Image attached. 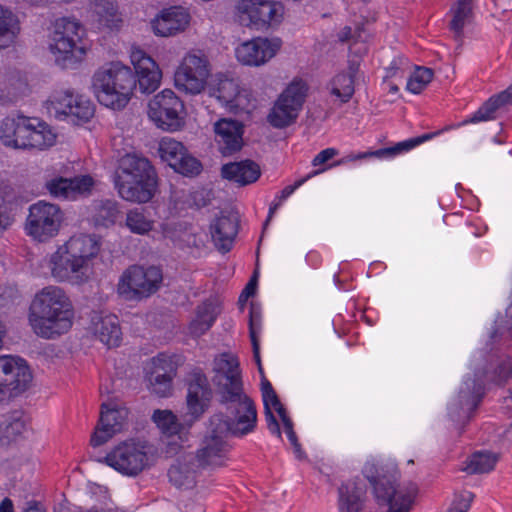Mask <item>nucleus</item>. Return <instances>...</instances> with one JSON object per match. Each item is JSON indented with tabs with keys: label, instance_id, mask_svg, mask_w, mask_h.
<instances>
[{
	"label": "nucleus",
	"instance_id": "f257e3e1",
	"mask_svg": "<svg viewBox=\"0 0 512 512\" xmlns=\"http://www.w3.org/2000/svg\"><path fill=\"white\" fill-rule=\"evenodd\" d=\"M75 309L68 293L60 286L49 285L33 297L28 320L33 332L45 339H55L70 331Z\"/></svg>",
	"mask_w": 512,
	"mask_h": 512
},
{
	"label": "nucleus",
	"instance_id": "f03ea898",
	"mask_svg": "<svg viewBox=\"0 0 512 512\" xmlns=\"http://www.w3.org/2000/svg\"><path fill=\"white\" fill-rule=\"evenodd\" d=\"M114 186L123 200L147 203L157 191V173L146 157L127 153L119 159L114 173Z\"/></svg>",
	"mask_w": 512,
	"mask_h": 512
},
{
	"label": "nucleus",
	"instance_id": "7ed1b4c3",
	"mask_svg": "<svg viewBox=\"0 0 512 512\" xmlns=\"http://www.w3.org/2000/svg\"><path fill=\"white\" fill-rule=\"evenodd\" d=\"M363 474L373 487L378 501L388 504L387 512H410L419 493L414 482H404L394 486L395 467L371 458L363 466Z\"/></svg>",
	"mask_w": 512,
	"mask_h": 512
},
{
	"label": "nucleus",
	"instance_id": "20e7f679",
	"mask_svg": "<svg viewBox=\"0 0 512 512\" xmlns=\"http://www.w3.org/2000/svg\"><path fill=\"white\" fill-rule=\"evenodd\" d=\"M135 87L131 69L121 62L101 66L92 77V89L98 102L112 110L124 109L132 99Z\"/></svg>",
	"mask_w": 512,
	"mask_h": 512
},
{
	"label": "nucleus",
	"instance_id": "39448f33",
	"mask_svg": "<svg viewBox=\"0 0 512 512\" xmlns=\"http://www.w3.org/2000/svg\"><path fill=\"white\" fill-rule=\"evenodd\" d=\"M56 138L52 128L36 117L17 114L0 123V141L9 148L44 150L53 146Z\"/></svg>",
	"mask_w": 512,
	"mask_h": 512
},
{
	"label": "nucleus",
	"instance_id": "423d86ee",
	"mask_svg": "<svg viewBox=\"0 0 512 512\" xmlns=\"http://www.w3.org/2000/svg\"><path fill=\"white\" fill-rule=\"evenodd\" d=\"M512 375V357H506L500 361L493 375L477 372L474 377H465L458 395L449 403L448 411L453 421H468L478 407L484 395L485 383L491 380L496 384H502Z\"/></svg>",
	"mask_w": 512,
	"mask_h": 512
},
{
	"label": "nucleus",
	"instance_id": "0eeeda50",
	"mask_svg": "<svg viewBox=\"0 0 512 512\" xmlns=\"http://www.w3.org/2000/svg\"><path fill=\"white\" fill-rule=\"evenodd\" d=\"M84 33V28L74 19L56 20L49 40V50L56 63L66 68L84 59L88 50Z\"/></svg>",
	"mask_w": 512,
	"mask_h": 512
},
{
	"label": "nucleus",
	"instance_id": "6e6552de",
	"mask_svg": "<svg viewBox=\"0 0 512 512\" xmlns=\"http://www.w3.org/2000/svg\"><path fill=\"white\" fill-rule=\"evenodd\" d=\"M219 402L225 406L226 415L217 413L210 417L214 431H222L225 435L239 438L254 432L257 426V410L247 394Z\"/></svg>",
	"mask_w": 512,
	"mask_h": 512
},
{
	"label": "nucleus",
	"instance_id": "1a4fd4ad",
	"mask_svg": "<svg viewBox=\"0 0 512 512\" xmlns=\"http://www.w3.org/2000/svg\"><path fill=\"white\" fill-rule=\"evenodd\" d=\"M64 221L65 212L58 204L39 200L28 209L24 232L35 242L47 243L60 234Z\"/></svg>",
	"mask_w": 512,
	"mask_h": 512
},
{
	"label": "nucleus",
	"instance_id": "9d476101",
	"mask_svg": "<svg viewBox=\"0 0 512 512\" xmlns=\"http://www.w3.org/2000/svg\"><path fill=\"white\" fill-rule=\"evenodd\" d=\"M212 65L208 56L200 50L187 52L174 72L175 87L185 94L198 95L209 85Z\"/></svg>",
	"mask_w": 512,
	"mask_h": 512
},
{
	"label": "nucleus",
	"instance_id": "9b49d317",
	"mask_svg": "<svg viewBox=\"0 0 512 512\" xmlns=\"http://www.w3.org/2000/svg\"><path fill=\"white\" fill-rule=\"evenodd\" d=\"M163 275L158 267L132 265L120 275L116 292L124 301H141L158 291Z\"/></svg>",
	"mask_w": 512,
	"mask_h": 512
},
{
	"label": "nucleus",
	"instance_id": "f8f14e48",
	"mask_svg": "<svg viewBox=\"0 0 512 512\" xmlns=\"http://www.w3.org/2000/svg\"><path fill=\"white\" fill-rule=\"evenodd\" d=\"M234 16L243 27L267 30L282 22L284 7L273 0H238L234 7Z\"/></svg>",
	"mask_w": 512,
	"mask_h": 512
},
{
	"label": "nucleus",
	"instance_id": "ddd939ff",
	"mask_svg": "<svg viewBox=\"0 0 512 512\" xmlns=\"http://www.w3.org/2000/svg\"><path fill=\"white\" fill-rule=\"evenodd\" d=\"M47 112L61 121L79 125L94 115L92 102L71 90H56L45 102Z\"/></svg>",
	"mask_w": 512,
	"mask_h": 512
},
{
	"label": "nucleus",
	"instance_id": "4468645a",
	"mask_svg": "<svg viewBox=\"0 0 512 512\" xmlns=\"http://www.w3.org/2000/svg\"><path fill=\"white\" fill-rule=\"evenodd\" d=\"M149 119L160 129L175 132L185 124L183 101L171 89H164L148 102Z\"/></svg>",
	"mask_w": 512,
	"mask_h": 512
},
{
	"label": "nucleus",
	"instance_id": "2eb2a0df",
	"mask_svg": "<svg viewBox=\"0 0 512 512\" xmlns=\"http://www.w3.org/2000/svg\"><path fill=\"white\" fill-rule=\"evenodd\" d=\"M43 268L58 283H66L72 286H80L87 283L92 274L84 268L74 257L65 251L63 245H58L56 250L43 259Z\"/></svg>",
	"mask_w": 512,
	"mask_h": 512
},
{
	"label": "nucleus",
	"instance_id": "dca6fc26",
	"mask_svg": "<svg viewBox=\"0 0 512 512\" xmlns=\"http://www.w3.org/2000/svg\"><path fill=\"white\" fill-rule=\"evenodd\" d=\"M212 380L219 401L245 393L239 359L234 354L222 353L215 357Z\"/></svg>",
	"mask_w": 512,
	"mask_h": 512
},
{
	"label": "nucleus",
	"instance_id": "f3484780",
	"mask_svg": "<svg viewBox=\"0 0 512 512\" xmlns=\"http://www.w3.org/2000/svg\"><path fill=\"white\" fill-rule=\"evenodd\" d=\"M32 382L27 362L18 356H0V400L26 391Z\"/></svg>",
	"mask_w": 512,
	"mask_h": 512
},
{
	"label": "nucleus",
	"instance_id": "a211bd4d",
	"mask_svg": "<svg viewBox=\"0 0 512 512\" xmlns=\"http://www.w3.org/2000/svg\"><path fill=\"white\" fill-rule=\"evenodd\" d=\"M182 363V356L176 354L160 353L153 357L145 366L151 391L160 397L169 396L172 392L173 379Z\"/></svg>",
	"mask_w": 512,
	"mask_h": 512
},
{
	"label": "nucleus",
	"instance_id": "6ab92c4d",
	"mask_svg": "<svg viewBox=\"0 0 512 512\" xmlns=\"http://www.w3.org/2000/svg\"><path fill=\"white\" fill-rule=\"evenodd\" d=\"M103 462L123 475L136 476L148 466L149 458L144 445L129 441L114 447Z\"/></svg>",
	"mask_w": 512,
	"mask_h": 512
},
{
	"label": "nucleus",
	"instance_id": "aec40b11",
	"mask_svg": "<svg viewBox=\"0 0 512 512\" xmlns=\"http://www.w3.org/2000/svg\"><path fill=\"white\" fill-rule=\"evenodd\" d=\"M208 87L209 95L215 97L230 112H248L252 106L251 93L240 88L237 80L224 74H216Z\"/></svg>",
	"mask_w": 512,
	"mask_h": 512
},
{
	"label": "nucleus",
	"instance_id": "412c9836",
	"mask_svg": "<svg viewBox=\"0 0 512 512\" xmlns=\"http://www.w3.org/2000/svg\"><path fill=\"white\" fill-rule=\"evenodd\" d=\"M226 437L227 435L222 431H214L209 421L207 433L196 453L193 454L196 466L205 470L224 465L231 449Z\"/></svg>",
	"mask_w": 512,
	"mask_h": 512
},
{
	"label": "nucleus",
	"instance_id": "4be33fe9",
	"mask_svg": "<svg viewBox=\"0 0 512 512\" xmlns=\"http://www.w3.org/2000/svg\"><path fill=\"white\" fill-rule=\"evenodd\" d=\"M278 37H255L240 43L235 49L237 61L249 67H260L268 63L281 50Z\"/></svg>",
	"mask_w": 512,
	"mask_h": 512
},
{
	"label": "nucleus",
	"instance_id": "5701e85b",
	"mask_svg": "<svg viewBox=\"0 0 512 512\" xmlns=\"http://www.w3.org/2000/svg\"><path fill=\"white\" fill-rule=\"evenodd\" d=\"M186 396L188 428L198 420L209 407L213 393L206 375L199 369L193 370L188 378Z\"/></svg>",
	"mask_w": 512,
	"mask_h": 512
},
{
	"label": "nucleus",
	"instance_id": "b1692460",
	"mask_svg": "<svg viewBox=\"0 0 512 512\" xmlns=\"http://www.w3.org/2000/svg\"><path fill=\"white\" fill-rule=\"evenodd\" d=\"M96 185L95 179L90 175H80L73 178L62 176L46 180L44 187L51 197L75 201L91 195Z\"/></svg>",
	"mask_w": 512,
	"mask_h": 512
},
{
	"label": "nucleus",
	"instance_id": "393cba45",
	"mask_svg": "<svg viewBox=\"0 0 512 512\" xmlns=\"http://www.w3.org/2000/svg\"><path fill=\"white\" fill-rule=\"evenodd\" d=\"M158 153L162 161L180 174L192 176L201 171V163L189 155L184 145L174 138L163 137L158 144Z\"/></svg>",
	"mask_w": 512,
	"mask_h": 512
},
{
	"label": "nucleus",
	"instance_id": "a878e982",
	"mask_svg": "<svg viewBox=\"0 0 512 512\" xmlns=\"http://www.w3.org/2000/svg\"><path fill=\"white\" fill-rule=\"evenodd\" d=\"M135 70V81L142 93L154 92L161 83L162 72L156 61L140 48L133 47L130 53Z\"/></svg>",
	"mask_w": 512,
	"mask_h": 512
},
{
	"label": "nucleus",
	"instance_id": "bb28decb",
	"mask_svg": "<svg viewBox=\"0 0 512 512\" xmlns=\"http://www.w3.org/2000/svg\"><path fill=\"white\" fill-rule=\"evenodd\" d=\"M191 14L183 6L162 9L152 20L151 28L156 36L172 37L185 32L191 23Z\"/></svg>",
	"mask_w": 512,
	"mask_h": 512
},
{
	"label": "nucleus",
	"instance_id": "cd10ccee",
	"mask_svg": "<svg viewBox=\"0 0 512 512\" xmlns=\"http://www.w3.org/2000/svg\"><path fill=\"white\" fill-rule=\"evenodd\" d=\"M127 415L126 408L103 403L98 425L91 436V445L94 447L101 446L119 433L123 429Z\"/></svg>",
	"mask_w": 512,
	"mask_h": 512
},
{
	"label": "nucleus",
	"instance_id": "c85d7f7f",
	"mask_svg": "<svg viewBox=\"0 0 512 512\" xmlns=\"http://www.w3.org/2000/svg\"><path fill=\"white\" fill-rule=\"evenodd\" d=\"M215 143L223 155H231L242 148L243 125L239 121L222 118L213 125Z\"/></svg>",
	"mask_w": 512,
	"mask_h": 512
},
{
	"label": "nucleus",
	"instance_id": "c756f323",
	"mask_svg": "<svg viewBox=\"0 0 512 512\" xmlns=\"http://www.w3.org/2000/svg\"><path fill=\"white\" fill-rule=\"evenodd\" d=\"M63 247L70 253L84 268L93 275V260L97 257L101 249L99 238L93 234H77L71 236Z\"/></svg>",
	"mask_w": 512,
	"mask_h": 512
},
{
	"label": "nucleus",
	"instance_id": "7c9ffc66",
	"mask_svg": "<svg viewBox=\"0 0 512 512\" xmlns=\"http://www.w3.org/2000/svg\"><path fill=\"white\" fill-rule=\"evenodd\" d=\"M440 132L435 133H427L419 137L410 138L401 142H398L392 147L382 148L375 151H366L359 153H350L337 162H335L334 166L345 165L349 162L358 161L362 159H367L371 157L375 158H393L402 153L408 152L415 148L416 146L424 143L425 141L431 140L436 135H439Z\"/></svg>",
	"mask_w": 512,
	"mask_h": 512
},
{
	"label": "nucleus",
	"instance_id": "2f4dec72",
	"mask_svg": "<svg viewBox=\"0 0 512 512\" xmlns=\"http://www.w3.org/2000/svg\"><path fill=\"white\" fill-rule=\"evenodd\" d=\"M120 217L119 204L112 199L94 200L86 209L87 221L95 228H110Z\"/></svg>",
	"mask_w": 512,
	"mask_h": 512
},
{
	"label": "nucleus",
	"instance_id": "473e14b6",
	"mask_svg": "<svg viewBox=\"0 0 512 512\" xmlns=\"http://www.w3.org/2000/svg\"><path fill=\"white\" fill-rule=\"evenodd\" d=\"M201 471L200 467L196 466L193 453H187L176 459L168 471V476L173 485L189 489L195 486Z\"/></svg>",
	"mask_w": 512,
	"mask_h": 512
},
{
	"label": "nucleus",
	"instance_id": "72a5a7b5",
	"mask_svg": "<svg viewBox=\"0 0 512 512\" xmlns=\"http://www.w3.org/2000/svg\"><path fill=\"white\" fill-rule=\"evenodd\" d=\"M221 176L238 186H246L259 179L261 169L256 162L246 159L224 164L221 168Z\"/></svg>",
	"mask_w": 512,
	"mask_h": 512
},
{
	"label": "nucleus",
	"instance_id": "f704fd0d",
	"mask_svg": "<svg viewBox=\"0 0 512 512\" xmlns=\"http://www.w3.org/2000/svg\"><path fill=\"white\" fill-rule=\"evenodd\" d=\"M27 80L18 72L0 75V106L8 107L28 95Z\"/></svg>",
	"mask_w": 512,
	"mask_h": 512
},
{
	"label": "nucleus",
	"instance_id": "c9c22d12",
	"mask_svg": "<svg viewBox=\"0 0 512 512\" xmlns=\"http://www.w3.org/2000/svg\"><path fill=\"white\" fill-rule=\"evenodd\" d=\"M93 334L107 347H117L122 340V331L116 315H95L92 318Z\"/></svg>",
	"mask_w": 512,
	"mask_h": 512
},
{
	"label": "nucleus",
	"instance_id": "e433bc0d",
	"mask_svg": "<svg viewBox=\"0 0 512 512\" xmlns=\"http://www.w3.org/2000/svg\"><path fill=\"white\" fill-rule=\"evenodd\" d=\"M210 233L215 246L222 252L231 250L238 233V221L234 216H221L210 226Z\"/></svg>",
	"mask_w": 512,
	"mask_h": 512
},
{
	"label": "nucleus",
	"instance_id": "4c0bfd02",
	"mask_svg": "<svg viewBox=\"0 0 512 512\" xmlns=\"http://www.w3.org/2000/svg\"><path fill=\"white\" fill-rule=\"evenodd\" d=\"M221 309L216 299H208L200 304L195 311V316L189 323V333L199 337L206 333L214 324Z\"/></svg>",
	"mask_w": 512,
	"mask_h": 512
},
{
	"label": "nucleus",
	"instance_id": "58836bf2",
	"mask_svg": "<svg viewBox=\"0 0 512 512\" xmlns=\"http://www.w3.org/2000/svg\"><path fill=\"white\" fill-rule=\"evenodd\" d=\"M359 70V64L351 62L347 69L335 75L329 83V91L332 96L341 103H347L355 92V77Z\"/></svg>",
	"mask_w": 512,
	"mask_h": 512
},
{
	"label": "nucleus",
	"instance_id": "ea45409f",
	"mask_svg": "<svg viewBox=\"0 0 512 512\" xmlns=\"http://www.w3.org/2000/svg\"><path fill=\"white\" fill-rule=\"evenodd\" d=\"M152 421L163 435L168 437L178 436L184 444L189 441L188 428L179 422L177 416L168 409H157L152 414Z\"/></svg>",
	"mask_w": 512,
	"mask_h": 512
},
{
	"label": "nucleus",
	"instance_id": "a19ab883",
	"mask_svg": "<svg viewBox=\"0 0 512 512\" xmlns=\"http://www.w3.org/2000/svg\"><path fill=\"white\" fill-rule=\"evenodd\" d=\"M509 104H512V84L505 91L492 96L472 116L463 120L461 125L492 120L498 109Z\"/></svg>",
	"mask_w": 512,
	"mask_h": 512
},
{
	"label": "nucleus",
	"instance_id": "79ce46f5",
	"mask_svg": "<svg viewBox=\"0 0 512 512\" xmlns=\"http://www.w3.org/2000/svg\"><path fill=\"white\" fill-rule=\"evenodd\" d=\"M20 30L18 18L0 5V50L15 45Z\"/></svg>",
	"mask_w": 512,
	"mask_h": 512
},
{
	"label": "nucleus",
	"instance_id": "37998d69",
	"mask_svg": "<svg viewBox=\"0 0 512 512\" xmlns=\"http://www.w3.org/2000/svg\"><path fill=\"white\" fill-rule=\"evenodd\" d=\"M27 425L23 416L12 413L0 421V447L6 446L15 441L26 431Z\"/></svg>",
	"mask_w": 512,
	"mask_h": 512
},
{
	"label": "nucleus",
	"instance_id": "c03bdc74",
	"mask_svg": "<svg viewBox=\"0 0 512 512\" xmlns=\"http://www.w3.org/2000/svg\"><path fill=\"white\" fill-rule=\"evenodd\" d=\"M307 92L308 85L306 81L296 77L287 85L278 98L283 99L286 105L292 106L295 108L296 112L300 113L305 102Z\"/></svg>",
	"mask_w": 512,
	"mask_h": 512
},
{
	"label": "nucleus",
	"instance_id": "a18cd8bd",
	"mask_svg": "<svg viewBox=\"0 0 512 512\" xmlns=\"http://www.w3.org/2000/svg\"><path fill=\"white\" fill-rule=\"evenodd\" d=\"M298 115L299 113L295 111V108L286 105L283 99L277 98L267 116V120L275 128H285L294 123Z\"/></svg>",
	"mask_w": 512,
	"mask_h": 512
},
{
	"label": "nucleus",
	"instance_id": "49530a36",
	"mask_svg": "<svg viewBox=\"0 0 512 512\" xmlns=\"http://www.w3.org/2000/svg\"><path fill=\"white\" fill-rule=\"evenodd\" d=\"M498 461L497 455L487 451L472 454L466 461L464 471L469 474L487 473L494 469Z\"/></svg>",
	"mask_w": 512,
	"mask_h": 512
},
{
	"label": "nucleus",
	"instance_id": "de8ad7c7",
	"mask_svg": "<svg viewBox=\"0 0 512 512\" xmlns=\"http://www.w3.org/2000/svg\"><path fill=\"white\" fill-rule=\"evenodd\" d=\"M474 0H457L451 9V29L460 34L473 17Z\"/></svg>",
	"mask_w": 512,
	"mask_h": 512
},
{
	"label": "nucleus",
	"instance_id": "09e8293b",
	"mask_svg": "<svg viewBox=\"0 0 512 512\" xmlns=\"http://www.w3.org/2000/svg\"><path fill=\"white\" fill-rule=\"evenodd\" d=\"M125 226L131 233L146 235L154 228V221L146 213L138 208L126 213Z\"/></svg>",
	"mask_w": 512,
	"mask_h": 512
},
{
	"label": "nucleus",
	"instance_id": "8fccbe9b",
	"mask_svg": "<svg viewBox=\"0 0 512 512\" xmlns=\"http://www.w3.org/2000/svg\"><path fill=\"white\" fill-rule=\"evenodd\" d=\"M94 9L100 23L106 27L115 28L121 21L117 7L111 0H95Z\"/></svg>",
	"mask_w": 512,
	"mask_h": 512
},
{
	"label": "nucleus",
	"instance_id": "3c124183",
	"mask_svg": "<svg viewBox=\"0 0 512 512\" xmlns=\"http://www.w3.org/2000/svg\"><path fill=\"white\" fill-rule=\"evenodd\" d=\"M433 78V71L427 67L416 66L407 81V90L413 94L421 93Z\"/></svg>",
	"mask_w": 512,
	"mask_h": 512
},
{
	"label": "nucleus",
	"instance_id": "603ef678",
	"mask_svg": "<svg viewBox=\"0 0 512 512\" xmlns=\"http://www.w3.org/2000/svg\"><path fill=\"white\" fill-rule=\"evenodd\" d=\"M261 392L265 412H276L279 417L286 415L285 409L276 395L271 383L268 380H262Z\"/></svg>",
	"mask_w": 512,
	"mask_h": 512
},
{
	"label": "nucleus",
	"instance_id": "864d4df0",
	"mask_svg": "<svg viewBox=\"0 0 512 512\" xmlns=\"http://www.w3.org/2000/svg\"><path fill=\"white\" fill-rule=\"evenodd\" d=\"M409 59L403 55H397L385 68L384 80H402L411 70Z\"/></svg>",
	"mask_w": 512,
	"mask_h": 512
},
{
	"label": "nucleus",
	"instance_id": "5fc2aeb1",
	"mask_svg": "<svg viewBox=\"0 0 512 512\" xmlns=\"http://www.w3.org/2000/svg\"><path fill=\"white\" fill-rule=\"evenodd\" d=\"M261 334V321L260 318L253 313L250 314L249 321V335L253 346V353L255 360L259 366V370L262 371L259 357V337Z\"/></svg>",
	"mask_w": 512,
	"mask_h": 512
},
{
	"label": "nucleus",
	"instance_id": "6e6d98bb",
	"mask_svg": "<svg viewBox=\"0 0 512 512\" xmlns=\"http://www.w3.org/2000/svg\"><path fill=\"white\" fill-rule=\"evenodd\" d=\"M184 226V222L176 221H163L159 224L157 232L160 233L163 239L171 241L174 245L180 236V232Z\"/></svg>",
	"mask_w": 512,
	"mask_h": 512
},
{
	"label": "nucleus",
	"instance_id": "4d7b16f0",
	"mask_svg": "<svg viewBox=\"0 0 512 512\" xmlns=\"http://www.w3.org/2000/svg\"><path fill=\"white\" fill-rule=\"evenodd\" d=\"M197 245V236L193 233L191 227L188 224L184 223V226L182 228V231L180 232V236L178 237L175 246L183 248Z\"/></svg>",
	"mask_w": 512,
	"mask_h": 512
},
{
	"label": "nucleus",
	"instance_id": "13d9d810",
	"mask_svg": "<svg viewBox=\"0 0 512 512\" xmlns=\"http://www.w3.org/2000/svg\"><path fill=\"white\" fill-rule=\"evenodd\" d=\"M324 169L322 170H318V171H315L313 172L312 174H309L307 177L305 178H302L298 181H296L293 185H289V186H286L281 192H280V195L277 197V199L280 200V202H284L290 195H292L294 193V191L299 188L300 186H302L307 179H309L310 177L314 176V175H317L319 174L320 172H323Z\"/></svg>",
	"mask_w": 512,
	"mask_h": 512
},
{
	"label": "nucleus",
	"instance_id": "bf43d9fd",
	"mask_svg": "<svg viewBox=\"0 0 512 512\" xmlns=\"http://www.w3.org/2000/svg\"><path fill=\"white\" fill-rule=\"evenodd\" d=\"M336 155H338V151L335 148H326L314 157L312 160V165L315 167L320 166Z\"/></svg>",
	"mask_w": 512,
	"mask_h": 512
},
{
	"label": "nucleus",
	"instance_id": "052dcab7",
	"mask_svg": "<svg viewBox=\"0 0 512 512\" xmlns=\"http://www.w3.org/2000/svg\"><path fill=\"white\" fill-rule=\"evenodd\" d=\"M472 494L470 492H466L462 495V501L455 504L453 507L449 509V512H467L469 509V503L472 501Z\"/></svg>",
	"mask_w": 512,
	"mask_h": 512
},
{
	"label": "nucleus",
	"instance_id": "680f3d73",
	"mask_svg": "<svg viewBox=\"0 0 512 512\" xmlns=\"http://www.w3.org/2000/svg\"><path fill=\"white\" fill-rule=\"evenodd\" d=\"M14 222V218L5 209L0 207V236L6 231Z\"/></svg>",
	"mask_w": 512,
	"mask_h": 512
},
{
	"label": "nucleus",
	"instance_id": "e2e57ef3",
	"mask_svg": "<svg viewBox=\"0 0 512 512\" xmlns=\"http://www.w3.org/2000/svg\"><path fill=\"white\" fill-rule=\"evenodd\" d=\"M273 413L274 412H265L267 426H268L269 431L272 434H275L278 437H280V435H281L280 426H279V423L276 420V418H275Z\"/></svg>",
	"mask_w": 512,
	"mask_h": 512
},
{
	"label": "nucleus",
	"instance_id": "0e129e2a",
	"mask_svg": "<svg viewBox=\"0 0 512 512\" xmlns=\"http://www.w3.org/2000/svg\"><path fill=\"white\" fill-rule=\"evenodd\" d=\"M256 287V279L252 278L249 283L246 285L245 289L240 295V299H248L250 296L254 294Z\"/></svg>",
	"mask_w": 512,
	"mask_h": 512
},
{
	"label": "nucleus",
	"instance_id": "69168bd1",
	"mask_svg": "<svg viewBox=\"0 0 512 512\" xmlns=\"http://www.w3.org/2000/svg\"><path fill=\"white\" fill-rule=\"evenodd\" d=\"M281 420H282V423L284 426V431L287 435V438L294 436L295 432L293 431L292 421L289 419V417L287 415H285V416L281 417Z\"/></svg>",
	"mask_w": 512,
	"mask_h": 512
},
{
	"label": "nucleus",
	"instance_id": "338daca9",
	"mask_svg": "<svg viewBox=\"0 0 512 512\" xmlns=\"http://www.w3.org/2000/svg\"><path fill=\"white\" fill-rule=\"evenodd\" d=\"M288 440L290 441L291 445L293 446L294 453L296 454V456L298 458H302L303 451H302V449L300 447V444L298 443L296 434L294 436H292V437H289Z\"/></svg>",
	"mask_w": 512,
	"mask_h": 512
},
{
	"label": "nucleus",
	"instance_id": "774afa93",
	"mask_svg": "<svg viewBox=\"0 0 512 512\" xmlns=\"http://www.w3.org/2000/svg\"><path fill=\"white\" fill-rule=\"evenodd\" d=\"M0 512H14L13 511V503L9 498H5L0 503Z\"/></svg>",
	"mask_w": 512,
	"mask_h": 512
}]
</instances>
